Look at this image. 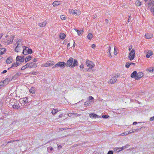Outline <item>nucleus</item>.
I'll return each instance as SVG.
<instances>
[{
  "mask_svg": "<svg viewBox=\"0 0 154 154\" xmlns=\"http://www.w3.org/2000/svg\"><path fill=\"white\" fill-rule=\"evenodd\" d=\"M137 72L136 71H134V72L131 74V78H134L135 77V78H137Z\"/></svg>",
  "mask_w": 154,
  "mask_h": 154,
  "instance_id": "obj_17",
  "label": "nucleus"
},
{
  "mask_svg": "<svg viewBox=\"0 0 154 154\" xmlns=\"http://www.w3.org/2000/svg\"><path fill=\"white\" fill-rule=\"evenodd\" d=\"M12 59L11 57L8 58L6 60V63L7 64H10L12 62Z\"/></svg>",
  "mask_w": 154,
  "mask_h": 154,
  "instance_id": "obj_18",
  "label": "nucleus"
},
{
  "mask_svg": "<svg viewBox=\"0 0 154 154\" xmlns=\"http://www.w3.org/2000/svg\"><path fill=\"white\" fill-rule=\"evenodd\" d=\"M113 150L115 152H119L121 151V150H120V149H119V148H118V147L114 148V149Z\"/></svg>",
  "mask_w": 154,
  "mask_h": 154,
  "instance_id": "obj_33",
  "label": "nucleus"
},
{
  "mask_svg": "<svg viewBox=\"0 0 154 154\" xmlns=\"http://www.w3.org/2000/svg\"><path fill=\"white\" fill-rule=\"evenodd\" d=\"M95 47V45L94 44H93V45H91V47H92L93 48H94Z\"/></svg>",
  "mask_w": 154,
  "mask_h": 154,
  "instance_id": "obj_62",
  "label": "nucleus"
},
{
  "mask_svg": "<svg viewBox=\"0 0 154 154\" xmlns=\"http://www.w3.org/2000/svg\"><path fill=\"white\" fill-rule=\"evenodd\" d=\"M149 120L151 121L154 120V116L150 118Z\"/></svg>",
  "mask_w": 154,
  "mask_h": 154,
  "instance_id": "obj_51",
  "label": "nucleus"
},
{
  "mask_svg": "<svg viewBox=\"0 0 154 154\" xmlns=\"http://www.w3.org/2000/svg\"><path fill=\"white\" fill-rule=\"evenodd\" d=\"M117 80V79L115 77H112L109 80L108 83L111 84H113L116 82Z\"/></svg>",
  "mask_w": 154,
  "mask_h": 154,
  "instance_id": "obj_9",
  "label": "nucleus"
},
{
  "mask_svg": "<svg viewBox=\"0 0 154 154\" xmlns=\"http://www.w3.org/2000/svg\"><path fill=\"white\" fill-rule=\"evenodd\" d=\"M92 37H93V35H92V34L91 33H89L88 36H87V38H88L89 39V40H91V39L92 38Z\"/></svg>",
  "mask_w": 154,
  "mask_h": 154,
  "instance_id": "obj_31",
  "label": "nucleus"
},
{
  "mask_svg": "<svg viewBox=\"0 0 154 154\" xmlns=\"http://www.w3.org/2000/svg\"><path fill=\"white\" fill-rule=\"evenodd\" d=\"M143 76V74L142 72H139L137 73V78H135L136 80H138L141 78Z\"/></svg>",
  "mask_w": 154,
  "mask_h": 154,
  "instance_id": "obj_10",
  "label": "nucleus"
},
{
  "mask_svg": "<svg viewBox=\"0 0 154 154\" xmlns=\"http://www.w3.org/2000/svg\"><path fill=\"white\" fill-rule=\"evenodd\" d=\"M73 58L71 57L69 58V59L67 61L66 66L67 67H70L72 65L73 62Z\"/></svg>",
  "mask_w": 154,
  "mask_h": 154,
  "instance_id": "obj_5",
  "label": "nucleus"
},
{
  "mask_svg": "<svg viewBox=\"0 0 154 154\" xmlns=\"http://www.w3.org/2000/svg\"><path fill=\"white\" fill-rule=\"evenodd\" d=\"M47 23L46 21H45L42 23H39L38 25L41 27H43L46 25Z\"/></svg>",
  "mask_w": 154,
  "mask_h": 154,
  "instance_id": "obj_20",
  "label": "nucleus"
},
{
  "mask_svg": "<svg viewBox=\"0 0 154 154\" xmlns=\"http://www.w3.org/2000/svg\"><path fill=\"white\" fill-rule=\"evenodd\" d=\"M86 63L87 66L90 68H92L94 67V64L93 63V62L88 60H86Z\"/></svg>",
  "mask_w": 154,
  "mask_h": 154,
  "instance_id": "obj_6",
  "label": "nucleus"
},
{
  "mask_svg": "<svg viewBox=\"0 0 154 154\" xmlns=\"http://www.w3.org/2000/svg\"><path fill=\"white\" fill-rule=\"evenodd\" d=\"M26 49H27L28 54H31L32 52V50L31 49L27 47H26Z\"/></svg>",
  "mask_w": 154,
  "mask_h": 154,
  "instance_id": "obj_30",
  "label": "nucleus"
},
{
  "mask_svg": "<svg viewBox=\"0 0 154 154\" xmlns=\"http://www.w3.org/2000/svg\"><path fill=\"white\" fill-rule=\"evenodd\" d=\"M129 134L132 133H134V131H133V130H131L129 131Z\"/></svg>",
  "mask_w": 154,
  "mask_h": 154,
  "instance_id": "obj_53",
  "label": "nucleus"
},
{
  "mask_svg": "<svg viewBox=\"0 0 154 154\" xmlns=\"http://www.w3.org/2000/svg\"><path fill=\"white\" fill-rule=\"evenodd\" d=\"M72 115L74 116H80V114H78L77 113H72Z\"/></svg>",
  "mask_w": 154,
  "mask_h": 154,
  "instance_id": "obj_46",
  "label": "nucleus"
},
{
  "mask_svg": "<svg viewBox=\"0 0 154 154\" xmlns=\"http://www.w3.org/2000/svg\"><path fill=\"white\" fill-rule=\"evenodd\" d=\"M11 80H11V79L8 78L5 79L4 81L5 85H7L8 84V82Z\"/></svg>",
  "mask_w": 154,
  "mask_h": 154,
  "instance_id": "obj_19",
  "label": "nucleus"
},
{
  "mask_svg": "<svg viewBox=\"0 0 154 154\" xmlns=\"http://www.w3.org/2000/svg\"><path fill=\"white\" fill-rule=\"evenodd\" d=\"M154 5V0H153L151 2L149 3L148 5L149 6H152V7H151L150 10H154V8H152V6Z\"/></svg>",
  "mask_w": 154,
  "mask_h": 154,
  "instance_id": "obj_24",
  "label": "nucleus"
},
{
  "mask_svg": "<svg viewBox=\"0 0 154 154\" xmlns=\"http://www.w3.org/2000/svg\"><path fill=\"white\" fill-rule=\"evenodd\" d=\"M60 18L63 20H65L66 19V17L64 15H62L60 16Z\"/></svg>",
  "mask_w": 154,
  "mask_h": 154,
  "instance_id": "obj_38",
  "label": "nucleus"
},
{
  "mask_svg": "<svg viewBox=\"0 0 154 154\" xmlns=\"http://www.w3.org/2000/svg\"><path fill=\"white\" fill-rule=\"evenodd\" d=\"M145 36L146 38L149 39L153 37V35L151 34L147 33L145 34Z\"/></svg>",
  "mask_w": 154,
  "mask_h": 154,
  "instance_id": "obj_16",
  "label": "nucleus"
},
{
  "mask_svg": "<svg viewBox=\"0 0 154 154\" xmlns=\"http://www.w3.org/2000/svg\"><path fill=\"white\" fill-rule=\"evenodd\" d=\"M69 13L70 14H76V15H78L81 14L79 10H69Z\"/></svg>",
  "mask_w": 154,
  "mask_h": 154,
  "instance_id": "obj_8",
  "label": "nucleus"
},
{
  "mask_svg": "<svg viewBox=\"0 0 154 154\" xmlns=\"http://www.w3.org/2000/svg\"><path fill=\"white\" fill-rule=\"evenodd\" d=\"M94 99L92 96H90L88 97V100L90 102H92V100H94Z\"/></svg>",
  "mask_w": 154,
  "mask_h": 154,
  "instance_id": "obj_35",
  "label": "nucleus"
},
{
  "mask_svg": "<svg viewBox=\"0 0 154 154\" xmlns=\"http://www.w3.org/2000/svg\"><path fill=\"white\" fill-rule=\"evenodd\" d=\"M60 4V2L58 1H55L53 3V5L54 6H56L57 5H59Z\"/></svg>",
  "mask_w": 154,
  "mask_h": 154,
  "instance_id": "obj_22",
  "label": "nucleus"
},
{
  "mask_svg": "<svg viewBox=\"0 0 154 154\" xmlns=\"http://www.w3.org/2000/svg\"><path fill=\"white\" fill-rule=\"evenodd\" d=\"M116 49L117 48L116 47H114V54L115 55H116L118 54V52L116 51Z\"/></svg>",
  "mask_w": 154,
  "mask_h": 154,
  "instance_id": "obj_42",
  "label": "nucleus"
},
{
  "mask_svg": "<svg viewBox=\"0 0 154 154\" xmlns=\"http://www.w3.org/2000/svg\"><path fill=\"white\" fill-rule=\"evenodd\" d=\"M135 4L137 6H140L141 5V2L138 1H137L135 2Z\"/></svg>",
  "mask_w": 154,
  "mask_h": 154,
  "instance_id": "obj_41",
  "label": "nucleus"
},
{
  "mask_svg": "<svg viewBox=\"0 0 154 154\" xmlns=\"http://www.w3.org/2000/svg\"><path fill=\"white\" fill-rule=\"evenodd\" d=\"M66 65V63L64 62H60L56 64L53 67L54 68L57 67H60L61 69L64 68Z\"/></svg>",
  "mask_w": 154,
  "mask_h": 154,
  "instance_id": "obj_2",
  "label": "nucleus"
},
{
  "mask_svg": "<svg viewBox=\"0 0 154 154\" xmlns=\"http://www.w3.org/2000/svg\"><path fill=\"white\" fill-rule=\"evenodd\" d=\"M83 32V30H79V32H78V35H80Z\"/></svg>",
  "mask_w": 154,
  "mask_h": 154,
  "instance_id": "obj_44",
  "label": "nucleus"
},
{
  "mask_svg": "<svg viewBox=\"0 0 154 154\" xmlns=\"http://www.w3.org/2000/svg\"><path fill=\"white\" fill-rule=\"evenodd\" d=\"M14 38V35H12L11 38H8V39H3L2 41L4 42L5 43V45H8L12 43Z\"/></svg>",
  "mask_w": 154,
  "mask_h": 154,
  "instance_id": "obj_1",
  "label": "nucleus"
},
{
  "mask_svg": "<svg viewBox=\"0 0 154 154\" xmlns=\"http://www.w3.org/2000/svg\"><path fill=\"white\" fill-rule=\"evenodd\" d=\"M29 63H27V64H26V65H25V66H26V68H28V67H29V68H30V65H29Z\"/></svg>",
  "mask_w": 154,
  "mask_h": 154,
  "instance_id": "obj_52",
  "label": "nucleus"
},
{
  "mask_svg": "<svg viewBox=\"0 0 154 154\" xmlns=\"http://www.w3.org/2000/svg\"><path fill=\"white\" fill-rule=\"evenodd\" d=\"M130 63V65L134 66L135 65V63H134L131 62V63Z\"/></svg>",
  "mask_w": 154,
  "mask_h": 154,
  "instance_id": "obj_60",
  "label": "nucleus"
},
{
  "mask_svg": "<svg viewBox=\"0 0 154 154\" xmlns=\"http://www.w3.org/2000/svg\"><path fill=\"white\" fill-rule=\"evenodd\" d=\"M5 86V85L4 81L3 82L2 81L0 82V87H1L0 88H2V86Z\"/></svg>",
  "mask_w": 154,
  "mask_h": 154,
  "instance_id": "obj_36",
  "label": "nucleus"
},
{
  "mask_svg": "<svg viewBox=\"0 0 154 154\" xmlns=\"http://www.w3.org/2000/svg\"><path fill=\"white\" fill-rule=\"evenodd\" d=\"M21 74L22 73L20 72L17 73L12 77L11 80H15L17 79L19 76L21 75Z\"/></svg>",
  "mask_w": 154,
  "mask_h": 154,
  "instance_id": "obj_11",
  "label": "nucleus"
},
{
  "mask_svg": "<svg viewBox=\"0 0 154 154\" xmlns=\"http://www.w3.org/2000/svg\"><path fill=\"white\" fill-rule=\"evenodd\" d=\"M7 72V71L6 70H4L1 73V74H4L6 73Z\"/></svg>",
  "mask_w": 154,
  "mask_h": 154,
  "instance_id": "obj_55",
  "label": "nucleus"
},
{
  "mask_svg": "<svg viewBox=\"0 0 154 154\" xmlns=\"http://www.w3.org/2000/svg\"><path fill=\"white\" fill-rule=\"evenodd\" d=\"M6 49L5 48H1L0 49V54L2 55L4 54V53L5 52Z\"/></svg>",
  "mask_w": 154,
  "mask_h": 154,
  "instance_id": "obj_23",
  "label": "nucleus"
},
{
  "mask_svg": "<svg viewBox=\"0 0 154 154\" xmlns=\"http://www.w3.org/2000/svg\"><path fill=\"white\" fill-rule=\"evenodd\" d=\"M109 117V116L106 115H104L102 116V117L104 119H107Z\"/></svg>",
  "mask_w": 154,
  "mask_h": 154,
  "instance_id": "obj_43",
  "label": "nucleus"
},
{
  "mask_svg": "<svg viewBox=\"0 0 154 154\" xmlns=\"http://www.w3.org/2000/svg\"><path fill=\"white\" fill-rule=\"evenodd\" d=\"M90 117L91 118H101V117L100 116H98L97 114L92 113H91L89 115Z\"/></svg>",
  "mask_w": 154,
  "mask_h": 154,
  "instance_id": "obj_14",
  "label": "nucleus"
},
{
  "mask_svg": "<svg viewBox=\"0 0 154 154\" xmlns=\"http://www.w3.org/2000/svg\"><path fill=\"white\" fill-rule=\"evenodd\" d=\"M135 50L133 49L129 53L128 58L130 60H133L134 58L135 54Z\"/></svg>",
  "mask_w": 154,
  "mask_h": 154,
  "instance_id": "obj_3",
  "label": "nucleus"
},
{
  "mask_svg": "<svg viewBox=\"0 0 154 154\" xmlns=\"http://www.w3.org/2000/svg\"><path fill=\"white\" fill-rule=\"evenodd\" d=\"M29 63L30 64L29 65L30 68H36L37 66L36 64L33 62H31Z\"/></svg>",
  "mask_w": 154,
  "mask_h": 154,
  "instance_id": "obj_15",
  "label": "nucleus"
},
{
  "mask_svg": "<svg viewBox=\"0 0 154 154\" xmlns=\"http://www.w3.org/2000/svg\"><path fill=\"white\" fill-rule=\"evenodd\" d=\"M17 61H19V62H23L24 61V58L22 57L21 56H18L16 58Z\"/></svg>",
  "mask_w": 154,
  "mask_h": 154,
  "instance_id": "obj_13",
  "label": "nucleus"
},
{
  "mask_svg": "<svg viewBox=\"0 0 154 154\" xmlns=\"http://www.w3.org/2000/svg\"><path fill=\"white\" fill-rule=\"evenodd\" d=\"M137 122H133V123L132 125H136L137 124Z\"/></svg>",
  "mask_w": 154,
  "mask_h": 154,
  "instance_id": "obj_64",
  "label": "nucleus"
},
{
  "mask_svg": "<svg viewBox=\"0 0 154 154\" xmlns=\"http://www.w3.org/2000/svg\"><path fill=\"white\" fill-rule=\"evenodd\" d=\"M80 68H83V64H81L80 66Z\"/></svg>",
  "mask_w": 154,
  "mask_h": 154,
  "instance_id": "obj_63",
  "label": "nucleus"
},
{
  "mask_svg": "<svg viewBox=\"0 0 154 154\" xmlns=\"http://www.w3.org/2000/svg\"><path fill=\"white\" fill-rule=\"evenodd\" d=\"M119 135L122 136H125V133H122L121 134H120Z\"/></svg>",
  "mask_w": 154,
  "mask_h": 154,
  "instance_id": "obj_56",
  "label": "nucleus"
},
{
  "mask_svg": "<svg viewBox=\"0 0 154 154\" xmlns=\"http://www.w3.org/2000/svg\"><path fill=\"white\" fill-rule=\"evenodd\" d=\"M12 107L14 109H18L20 108V106L18 104H17V103L16 104H13L12 105Z\"/></svg>",
  "mask_w": 154,
  "mask_h": 154,
  "instance_id": "obj_25",
  "label": "nucleus"
},
{
  "mask_svg": "<svg viewBox=\"0 0 154 154\" xmlns=\"http://www.w3.org/2000/svg\"><path fill=\"white\" fill-rule=\"evenodd\" d=\"M148 71L150 72H152L154 71V68H150L148 69Z\"/></svg>",
  "mask_w": 154,
  "mask_h": 154,
  "instance_id": "obj_39",
  "label": "nucleus"
},
{
  "mask_svg": "<svg viewBox=\"0 0 154 154\" xmlns=\"http://www.w3.org/2000/svg\"><path fill=\"white\" fill-rule=\"evenodd\" d=\"M14 140H13V141H8L7 143V144L6 145H7L8 143H12L13 142H14Z\"/></svg>",
  "mask_w": 154,
  "mask_h": 154,
  "instance_id": "obj_57",
  "label": "nucleus"
},
{
  "mask_svg": "<svg viewBox=\"0 0 154 154\" xmlns=\"http://www.w3.org/2000/svg\"><path fill=\"white\" fill-rule=\"evenodd\" d=\"M54 64L55 63L54 61H48L46 63L44 64V66L45 67L51 66H52L54 65Z\"/></svg>",
  "mask_w": 154,
  "mask_h": 154,
  "instance_id": "obj_7",
  "label": "nucleus"
},
{
  "mask_svg": "<svg viewBox=\"0 0 154 154\" xmlns=\"http://www.w3.org/2000/svg\"><path fill=\"white\" fill-rule=\"evenodd\" d=\"M90 103L89 102H86L84 103V105L86 106H89Z\"/></svg>",
  "mask_w": 154,
  "mask_h": 154,
  "instance_id": "obj_47",
  "label": "nucleus"
},
{
  "mask_svg": "<svg viewBox=\"0 0 154 154\" xmlns=\"http://www.w3.org/2000/svg\"><path fill=\"white\" fill-rule=\"evenodd\" d=\"M107 154H113V151L112 150H109Z\"/></svg>",
  "mask_w": 154,
  "mask_h": 154,
  "instance_id": "obj_49",
  "label": "nucleus"
},
{
  "mask_svg": "<svg viewBox=\"0 0 154 154\" xmlns=\"http://www.w3.org/2000/svg\"><path fill=\"white\" fill-rule=\"evenodd\" d=\"M153 54V52L151 51H148L147 53L146 57L147 58H149Z\"/></svg>",
  "mask_w": 154,
  "mask_h": 154,
  "instance_id": "obj_21",
  "label": "nucleus"
},
{
  "mask_svg": "<svg viewBox=\"0 0 154 154\" xmlns=\"http://www.w3.org/2000/svg\"><path fill=\"white\" fill-rule=\"evenodd\" d=\"M32 57L30 55H29V56H27L25 59L26 62H27L29 61V60H30L31 59Z\"/></svg>",
  "mask_w": 154,
  "mask_h": 154,
  "instance_id": "obj_28",
  "label": "nucleus"
},
{
  "mask_svg": "<svg viewBox=\"0 0 154 154\" xmlns=\"http://www.w3.org/2000/svg\"><path fill=\"white\" fill-rule=\"evenodd\" d=\"M126 148H127V146H125L122 147H119V149H120V150L122 151V150L125 149Z\"/></svg>",
  "mask_w": 154,
  "mask_h": 154,
  "instance_id": "obj_45",
  "label": "nucleus"
},
{
  "mask_svg": "<svg viewBox=\"0 0 154 154\" xmlns=\"http://www.w3.org/2000/svg\"><path fill=\"white\" fill-rule=\"evenodd\" d=\"M19 65V63L16 62V63H14L12 64V65L11 66V67H16L17 66H18Z\"/></svg>",
  "mask_w": 154,
  "mask_h": 154,
  "instance_id": "obj_29",
  "label": "nucleus"
},
{
  "mask_svg": "<svg viewBox=\"0 0 154 154\" xmlns=\"http://www.w3.org/2000/svg\"><path fill=\"white\" fill-rule=\"evenodd\" d=\"M59 36L61 39H64L66 37V35L64 33H62L60 34Z\"/></svg>",
  "mask_w": 154,
  "mask_h": 154,
  "instance_id": "obj_26",
  "label": "nucleus"
},
{
  "mask_svg": "<svg viewBox=\"0 0 154 154\" xmlns=\"http://www.w3.org/2000/svg\"><path fill=\"white\" fill-rule=\"evenodd\" d=\"M119 75L118 74H116L115 75V76H114L113 77H115L116 78V77H118Z\"/></svg>",
  "mask_w": 154,
  "mask_h": 154,
  "instance_id": "obj_58",
  "label": "nucleus"
},
{
  "mask_svg": "<svg viewBox=\"0 0 154 154\" xmlns=\"http://www.w3.org/2000/svg\"><path fill=\"white\" fill-rule=\"evenodd\" d=\"M73 63L72 66H71V68H73L76 66H77L78 65V62L77 60L76 59L73 60Z\"/></svg>",
  "mask_w": 154,
  "mask_h": 154,
  "instance_id": "obj_12",
  "label": "nucleus"
},
{
  "mask_svg": "<svg viewBox=\"0 0 154 154\" xmlns=\"http://www.w3.org/2000/svg\"><path fill=\"white\" fill-rule=\"evenodd\" d=\"M28 100L26 98V100H25V101H24V103H28Z\"/></svg>",
  "mask_w": 154,
  "mask_h": 154,
  "instance_id": "obj_54",
  "label": "nucleus"
},
{
  "mask_svg": "<svg viewBox=\"0 0 154 154\" xmlns=\"http://www.w3.org/2000/svg\"><path fill=\"white\" fill-rule=\"evenodd\" d=\"M62 148V146L61 145H59L58 146V149H60Z\"/></svg>",
  "mask_w": 154,
  "mask_h": 154,
  "instance_id": "obj_61",
  "label": "nucleus"
},
{
  "mask_svg": "<svg viewBox=\"0 0 154 154\" xmlns=\"http://www.w3.org/2000/svg\"><path fill=\"white\" fill-rule=\"evenodd\" d=\"M130 64L128 62H126L125 65V67L127 68H128L130 66Z\"/></svg>",
  "mask_w": 154,
  "mask_h": 154,
  "instance_id": "obj_40",
  "label": "nucleus"
},
{
  "mask_svg": "<svg viewBox=\"0 0 154 154\" xmlns=\"http://www.w3.org/2000/svg\"><path fill=\"white\" fill-rule=\"evenodd\" d=\"M131 17L130 16H129V18L128 20V22H129L131 20Z\"/></svg>",
  "mask_w": 154,
  "mask_h": 154,
  "instance_id": "obj_59",
  "label": "nucleus"
},
{
  "mask_svg": "<svg viewBox=\"0 0 154 154\" xmlns=\"http://www.w3.org/2000/svg\"><path fill=\"white\" fill-rule=\"evenodd\" d=\"M58 112V110L57 109H53L52 110L51 113L53 115L55 114Z\"/></svg>",
  "mask_w": 154,
  "mask_h": 154,
  "instance_id": "obj_34",
  "label": "nucleus"
},
{
  "mask_svg": "<svg viewBox=\"0 0 154 154\" xmlns=\"http://www.w3.org/2000/svg\"><path fill=\"white\" fill-rule=\"evenodd\" d=\"M142 128V127H141V128H140L137 129H133V131H134V133L135 132H137L140 131L141 129Z\"/></svg>",
  "mask_w": 154,
  "mask_h": 154,
  "instance_id": "obj_37",
  "label": "nucleus"
},
{
  "mask_svg": "<svg viewBox=\"0 0 154 154\" xmlns=\"http://www.w3.org/2000/svg\"><path fill=\"white\" fill-rule=\"evenodd\" d=\"M26 47L25 48H23V54L24 55H26L28 54L27 49H26Z\"/></svg>",
  "mask_w": 154,
  "mask_h": 154,
  "instance_id": "obj_27",
  "label": "nucleus"
},
{
  "mask_svg": "<svg viewBox=\"0 0 154 154\" xmlns=\"http://www.w3.org/2000/svg\"><path fill=\"white\" fill-rule=\"evenodd\" d=\"M47 149L48 152H52V151L53 150V148L51 146L48 147L47 148Z\"/></svg>",
  "mask_w": 154,
  "mask_h": 154,
  "instance_id": "obj_32",
  "label": "nucleus"
},
{
  "mask_svg": "<svg viewBox=\"0 0 154 154\" xmlns=\"http://www.w3.org/2000/svg\"><path fill=\"white\" fill-rule=\"evenodd\" d=\"M109 51L108 52V54H109V57H112V56H111V54H110V50H111V49L110 48L109 49Z\"/></svg>",
  "mask_w": 154,
  "mask_h": 154,
  "instance_id": "obj_48",
  "label": "nucleus"
},
{
  "mask_svg": "<svg viewBox=\"0 0 154 154\" xmlns=\"http://www.w3.org/2000/svg\"><path fill=\"white\" fill-rule=\"evenodd\" d=\"M15 45L16 46L14 49L15 51L17 52H18L20 50V48L21 47V46L20 42L18 41L16 42Z\"/></svg>",
  "mask_w": 154,
  "mask_h": 154,
  "instance_id": "obj_4",
  "label": "nucleus"
},
{
  "mask_svg": "<svg viewBox=\"0 0 154 154\" xmlns=\"http://www.w3.org/2000/svg\"><path fill=\"white\" fill-rule=\"evenodd\" d=\"M26 68V66L25 65L22 67V68H21V69L22 70H24Z\"/></svg>",
  "mask_w": 154,
  "mask_h": 154,
  "instance_id": "obj_50",
  "label": "nucleus"
}]
</instances>
